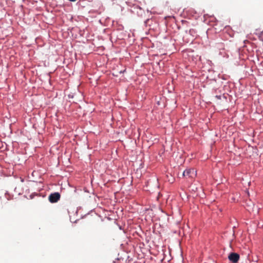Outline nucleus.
Instances as JSON below:
<instances>
[{
    "mask_svg": "<svg viewBox=\"0 0 263 263\" xmlns=\"http://www.w3.org/2000/svg\"><path fill=\"white\" fill-rule=\"evenodd\" d=\"M228 258L233 263H237L239 259V255L236 253H231L229 254Z\"/></svg>",
    "mask_w": 263,
    "mask_h": 263,
    "instance_id": "nucleus-2",
    "label": "nucleus"
},
{
    "mask_svg": "<svg viewBox=\"0 0 263 263\" xmlns=\"http://www.w3.org/2000/svg\"><path fill=\"white\" fill-rule=\"evenodd\" d=\"M257 34L258 35L259 38H261V34L258 33V34Z\"/></svg>",
    "mask_w": 263,
    "mask_h": 263,
    "instance_id": "nucleus-4",
    "label": "nucleus"
},
{
    "mask_svg": "<svg viewBox=\"0 0 263 263\" xmlns=\"http://www.w3.org/2000/svg\"><path fill=\"white\" fill-rule=\"evenodd\" d=\"M194 169H186L183 173V176L186 177H192L193 178L194 176Z\"/></svg>",
    "mask_w": 263,
    "mask_h": 263,
    "instance_id": "nucleus-3",
    "label": "nucleus"
},
{
    "mask_svg": "<svg viewBox=\"0 0 263 263\" xmlns=\"http://www.w3.org/2000/svg\"><path fill=\"white\" fill-rule=\"evenodd\" d=\"M61 195L58 193L55 192L52 194H51L49 196V200L51 203H55L58 201L60 200Z\"/></svg>",
    "mask_w": 263,
    "mask_h": 263,
    "instance_id": "nucleus-1",
    "label": "nucleus"
}]
</instances>
